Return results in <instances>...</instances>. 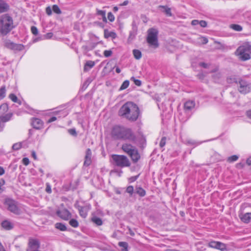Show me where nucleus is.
<instances>
[{
    "mask_svg": "<svg viewBox=\"0 0 251 251\" xmlns=\"http://www.w3.org/2000/svg\"><path fill=\"white\" fill-rule=\"evenodd\" d=\"M111 136L115 140L128 141L133 143L136 142V137L133 130L122 126H114L111 129Z\"/></svg>",
    "mask_w": 251,
    "mask_h": 251,
    "instance_id": "f257e3e1",
    "label": "nucleus"
},
{
    "mask_svg": "<svg viewBox=\"0 0 251 251\" xmlns=\"http://www.w3.org/2000/svg\"><path fill=\"white\" fill-rule=\"evenodd\" d=\"M118 114L129 121L134 122L138 119L139 116V108L135 103L128 101L120 108Z\"/></svg>",
    "mask_w": 251,
    "mask_h": 251,
    "instance_id": "f03ea898",
    "label": "nucleus"
},
{
    "mask_svg": "<svg viewBox=\"0 0 251 251\" xmlns=\"http://www.w3.org/2000/svg\"><path fill=\"white\" fill-rule=\"evenodd\" d=\"M122 150L126 153L134 163H136L140 158V155L136 147L131 144L125 143L122 145Z\"/></svg>",
    "mask_w": 251,
    "mask_h": 251,
    "instance_id": "7ed1b4c3",
    "label": "nucleus"
},
{
    "mask_svg": "<svg viewBox=\"0 0 251 251\" xmlns=\"http://www.w3.org/2000/svg\"><path fill=\"white\" fill-rule=\"evenodd\" d=\"M251 46L249 43H245L240 46L236 50L235 53L242 61H246L251 59Z\"/></svg>",
    "mask_w": 251,
    "mask_h": 251,
    "instance_id": "20e7f679",
    "label": "nucleus"
},
{
    "mask_svg": "<svg viewBox=\"0 0 251 251\" xmlns=\"http://www.w3.org/2000/svg\"><path fill=\"white\" fill-rule=\"evenodd\" d=\"M112 164L121 168L129 167L130 162L127 157L124 155L112 154Z\"/></svg>",
    "mask_w": 251,
    "mask_h": 251,
    "instance_id": "39448f33",
    "label": "nucleus"
},
{
    "mask_svg": "<svg viewBox=\"0 0 251 251\" xmlns=\"http://www.w3.org/2000/svg\"><path fill=\"white\" fill-rule=\"evenodd\" d=\"M13 27L12 18L9 15H2L0 19V31H10Z\"/></svg>",
    "mask_w": 251,
    "mask_h": 251,
    "instance_id": "423d86ee",
    "label": "nucleus"
},
{
    "mask_svg": "<svg viewBox=\"0 0 251 251\" xmlns=\"http://www.w3.org/2000/svg\"><path fill=\"white\" fill-rule=\"evenodd\" d=\"M158 32H148L147 37V42L149 46L152 48H158L159 44L158 41Z\"/></svg>",
    "mask_w": 251,
    "mask_h": 251,
    "instance_id": "0eeeda50",
    "label": "nucleus"
},
{
    "mask_svg": "<svg viewBox=\"0 0 251 251\" xmlns=\"http://www.w3.org/2000/svg\"><path fill=\"white\" fill-rule=\"evenodd\" d=\"M238 84V90L240 93L246 94L251 91V84L250 82L242 79H240Z\"/></svg>",
    "mask_w": 251,
    "mask_h": 251,
    "instance_id": "6e6552de",
    "label": "nucleus"
},
{
    "mask_svg": "<svg viewBox=\"0 0 251 251\" xmlns=\"http://www.w3.org/2000/svg\"><path fill=\"white\" fill-rule=\"evenodd\" d=\"M5 204L8 206V209L11 212L20 214V210L17 206L16 202L12 199H8L5 200Z\"/></svg>",
    "mask_w": 251,
    "mask_h": 251,
    "instance_id": "1a4fd4ad",
    "label": "nucleus"
},
{
    "mask_svg": "<svg viewBox=\"0 0 251 251\" xmlns=\"http://www.w3.org/2000/svg\"><path fill=\"white\" fill-rule=\"evenodd\" d=\"M208 246L210 248L216 249L221 251H228L226 244L219 241H210L208 244Z\"/></svg>",
    "mask_w": 251,
    "mask_h": 251,
    "instance_id": "9d476101",
    "label": "nucleus"
},
{
    "mask_svg": "<svg viewBox=\"0 0 251 251\" xmlns=\"http://www.w3.org/2000/svg\"><path fill=\"white\" fill-rule=\"evenodd\" d=\"M34 35V37H33V42H36L40 40H45V39H50L53 37L52 32H48L45 35L43 36H40L39 34V32H32Z\"/></svg>",
    "mask_w": 251,
    "mask_h": 251,
    "instance_id": "9b49d317",
    "label": "nucleus"
},
{
    "mask_svg": "<svg viewBox=\"0 0 251 251\" xmlns=\"http://www.w3.org/2000/svg\"><path fill=\"white\" fill-rule=\"evenodd\" d=\"M13 114L11 113L6 114L5 115L0 116V132L3 131L5 123L10 120Z\"/></svg>",
    "mask_w": 251,
    "mask_h": 251,
    "instance_id": "f8f14e48",
    "label": "nucleus"
},
{
    "mask_svg": "<svg viewBox=\"0 0 251 251\" xmlns=\"http://www.w3.org/2000/svg\"><path fill=\"white\" fill-rule=\"evenodd\" d=\"M56 214L59 217L65 220L70 218L71 215L70 212L66 209L58 210Z\"/></svg>",
    "mask_w": 251,
    "mask_h": 251,
    "instance_id": "ddd939ff",
    "label": "nucleus"
},
{
    "mask_svg": "<svg viewBox=\"0 0 251 251\" xmlns=\"http://www.w3.org/2000/svg\"><path fill=\"white\" fill-rule=\"evenodd\" d=\"M92 152L90 149H87L86 151L84 166H89L92 163Z\"/></svg>",
    "mask_w": 251,
    "mask_h": 251,
    "instance_id": "4468645a",
    "label": "nucleus"
},
{
    "mask_svg": "<svg viewBox=\"0 0 251 251\" xmlns=\"http://www.w3.org/2000/svg\"><path fill=\"white\" fill-rule=\"evenodd\" d=\"M33 127L36 129H40L43 127V122L38 118H33L31 122Z\"/></svg>",
    "mask_w": 251,
    "mask_h": 251,
    "instance_id": "2eb2a0df",
    "label": "nucleus"
},
{
    "mask_svg": "<svg viewBox=\"0 0 251 251\" xmlns=\"http://www.w3.org/2000/svg\"><path fill=\"white\" fill-rule=\"evenodd\" d=\"M195 102L194 100H188L184 103V109L186 111H191L195 107Z\"/></svg>",
    "mask_w": 251,
    "mask_h": 251,
    "instance_id": "dca6fc26",
    "label": "nucleus"
},
{
    "mask_svg": "<svg viewBox=\"0 0 251 251\" xmlns=\"http://www.w3.org/2000/svg\"><path fill=\"white\" fill-rule=\"evenodd\" d=\"M28 245L31 249L34 250H37V249L39 248V242L36 239H30L28 243Z\"/></svg>",
    "mask_w": 251,
    "mask_h": 251,
    "instance_id": "f3484780",
    "label": "nucleus"
},
{
    "mask_svg": "<svg viewBox=\"0 0 251 251\" xmlns=\"http://www.w3.org/2000/svg\"><path fill=\"white\" fill-rule=\"evenodd\" d=\"M241 220L245 223H248L251 219V212H248L239 215Z\"/></svg>",
    "mask_w": 251,
    "mask_h": 251,
    "instance_id": "a211bd4d",
    "label": "nucleus"
},
{
    "mask_svg": "<svg viewBox=\"0 0 251 251\" xmlns=\"http://www.w3.org/2000/svg\"><path fill=\"white\" fill-rule=\"evenodd\" d=\"M1 226L5 230H9L14 227L13 224L8 220H4L1 223Z\"/></svg>",
    "mask_w": 251,
    "mask_h": 251,
    "instance_id": "6ab92c4d",
    "label": "nucleus"
},
{
    "mask_svg": "<svg viewBox=\"0 0 251 251\" xmlns=\"http://www.w3.org/2000/svg\"><path fill=\"white\" fill-rule=\"evenodd\" d=\"M97 44L94 42H88L86 45L82 46V49L87 51L93 50L96 46Z\"/></svg>",
    "mask_w": 251,
    "mask_h": 251,
    "instance_id": "aec40b11",
    "label": "nucleus"
},
{
    "mask_svg": "<svg viewBox=\"0 0 251 251\" xmlns=\"http://www.w3.org/2000/svg\"><path fill=\"white\" fill-rule=\"evenodd\" d=\"M158 8L161 9L162 12L165 13V14L168 16H172V14L171 13V8L167 7V6H163V5H159L158 6Z\"/></svg>",
    "mask_w": 251,
    "mask_h": 251,
    "instance_id": "412c9836",
    "label": "nucleus"
},
{
    "mask_svg": "<svg viewBox=\"0 0 251 251\" xmlns=\"http://www.w3.org/2000/svg\"><path fill=\"white\" fill-rule=\"evenodd\" d=\"M9 8L8 4L4 2H0V13L7 12Z\"/></svg>",
    "mask_w": 251,
    "mask_h": 251,
    "instance_id": "4be33fe9",
    "label": "nucleus"
},
{
    "mask_svg": "<svg viewBox=\"0 0 251 251\" xmlns=\"http://www.w3.org/2000/svg\"><path fill=\"white\" fill-rule=\"evenodd\" d=\"M8 110V104L6 103L2 104L0 106V115H5V113Z\"/></svg>",
    "mask_w": 251,
    "mask_h": 251,
    "instance_id": "5701e85b",
    "label": "nucleus"
},
{
    "mask_svg": "<svg viewBox=\"0 0 251 251\" xmlns=\"http://www.w3.org/2000/svg\"><path fill=\"white\" fill-rule=\"evenodd\" d=\"M135 192L140 197H144L146 192V191L141 187H136Z\"/></svg>",
    "mask_w": 251,
    "mask_h": 251,
    "instance_id": "b1692460",
    "label": "nucleus"
},
{
    "mask_svg": "<svg viewBox=\"0 0 251 251\" xmlns=\"http://www.w3.org/2000/svg\"><path fill=\"white\" fill-rule=\"evenodd\" d=\"M79 214L82 218H85L87 215V212L86 211V208L79 206L78 207Z\"/></svg>",
    "mask_w": 251,
    "mask_h": 251,
    "instance_id": "393cba45",
    "label": "nucleus"
},
{
    "mask_svg": "<svg viewBox=\"0 0 251 251\" xmlns=\"http://www.w3.org/2000/svg\"><path fill=\"white\" fill-rule=\"evenodd\" d=\"M15 44V43H14L13 42H11L9 40H6L4 41V47H6V48L9 49L11 50L13 48Z\"/></svg>",
    "mask_w": 251,
    "mask_h": 251,
    "instance_id": "a878e982",
    "label": "nucleus"
},
{
    "mask_svg": "<svg viewBox=\"0 0 251 251\" xmlns=\"http://www.w3.org/2000/svg\"><path fill=\"white\" fill-rule=\"evenodd\" d=\"M91 221L97 226H101L102 225L103 222L102 220L97 216H93L91 218Z\"/></svg>",
    "mask_w": 251,
    "mask_h": 251,
    "instance_id": "bb28decb",
    "label": "nucleus"
},
{
    "mask_svg": "<svg viewBox=\"0 0 251 251\" xmlns=\"http://www.w3.org/2000/svg\"><path fill=\"white\" fill-rule=\"evenodd\" d=\"M55 227L61 231H65L67 230V227L65 225L61 223H57L55 225Z\"/></svg>",
    "mask_w": 251,
    "mask_h": 251,
    "instance_id": "cd10ccee",
    "label": "nucleus"
},
{
    "mask_svg": "<svg viewBox=\"0 0 251 251\" xmlns=\"http://www.w3.org/2000/svg\"><path fill=\"white\" fill-rule=\"evenodd\" d=\"M24 49V46L22 44L15 43L12 50H14V51H20L23 50Z\"/></svg>",
    "mask_w": 251,
    "mask_h": 251,
    "instance_id": "c85d7f7f",
    "label": "nucleus"
},
{
    "mask_svg": "<svg viewBox=\"0 0 251 251\" xmlns=\"http://www.w3.org/2000/svg\"><path fill=\"white\" fill-rule=\"evenodd\" d=\"M97 15L99 16H101L102 17V21L104 22H107V19L105 16V11L101 10H97Z\"/></svg>",
    "mask_w": 251,
    "mask_h": 251,
    "instance_id": "c756f323",
    "label": "nucleus"
},
{
    "mask_svg": "<svg viewBox=\"0 0 251 251\" xmlns=\"http://www.w3.org/2000/svg\"><path fill=\"white\" fill-rule=\"evenodd\" d=\"M95 64V62L93 61L89 60L87 61L84 66V71H86L88 70L87 67H89V69L93 68Z\"/></svg>",
    "mask_w": 251,
    "mask_h": 251,
    "instance_id": "7c9ffc66",
    "label": "nucleus"
},
{
    "mask_svg": "<svg viewBox=\"0 0 251 251\" xmlns=\"http://www.w3.org/2000/svg\"><path fill=\"white\" fill-rule=\"evenodd\" d=\"M133 54L134 55V57L136 59H139L142 57V53L140 50H133Z\"/></svg>",
    "mask_w": 251,
    "mask_h": 251,
    "instance_id": "2f4dec72",
    "label": "nucleus"
},
{
    "mask_svg": "<svg viewBox=\"0 0 251 251\" xmlns=\"http://www.w3.org/2000/svg\"><path fill=\"white\" fill-rule=\"evenodd\" d=\"M104 36L105 38H111L112 39H115L117 37L116 32H104Z\"/></svg>",
    "mask_w": 251,
    "mask_h": 251,
    "instance_id": "473e14b6",
    "label": "nucleus"
},
{
    "mask_svg": "<svg viewBox=\"0 0 251 251\" xmlns=\"http://www.w3.org/2000/svg\"><path fill=\"white\" fill-rule=\"evenodd\" d=\"M229 27H230L231 29L235 31H239L242 30V26L239 25L231 24L229 25Z\"/></svg>",
    "mask_w": 251,
    "mask_h": 251,
    "instance_id": "72a5a7b5",
    "label": "nucleus"
},
{
    "mask_svg": "<svg viewBox=\"0 0 251 251\" xmlns=\"http://www.w3.org/2000/svg\"><path fill=\"white\" fill-rule=\"evenodd\" d=\"M9 98L14 102H17L19 104H21V102L20 100H19L17 97L14 94H10L9 95Z\"/></svg>",
    "mask_w": 251,
    "mask_h": 251,
    "instance_id": "f704fd0d",
    "label": "nucleus"
},
{
    "mask_svg": "<svg viewBox=\"0 0 251 251\" xmlns=\"http://www.w3.org/2000/svg\"><path fill=\"white\" fill-rule=\"evenodd\" d=\"M6 89L5 86H2L0 88V99H3L5 97Z\"/></svg>",
    "mask_w": 251,
    "mask_h": 251,
    "instance_id": "c9c22d12",
    "label": "nucleus"
},
{
    "mask_svg": "<svg viewBox=\"0 0 251 251\" xmlns=\"http://www.w3.org/2000/svg\"><path fill=\"white\" fill-rule=\"evenodd\" d=\"M69 224L74 227H77L78 226V223L75 219H72L69 221Z\"/></svg>",
    "mask_w": 251,
    "mask_h": 251,
    "instance_id": "e433bc0d",
    "label": "nucleus"
},
{
    "mask_svg": "<svg viewBox=\"0 0 251 251\" xmlns=\"http://www.w3.org/2000/svg\"><path fill=\"white\" fill-rule=\"evenodd\" d=\"M129 84V81L127 80H126L123 82L122 85L120 88V90H123L127 88Z\"/></svg>",
    "mask_w": 251,
    "mask_h": 251,
    "instance_id": "4c0bfd02",
    "label": "nucleus"
},
{
    "mask_svg": "<svg viewBox=\"0 0 251 251\" xmlns=\"http://www.w3.org/2000/svg\"><path fill=\"white\" fill-rule=\"evenodd\" d=\"M130 80L133 81L134 84L138 86H140L142 85L141 81L139 79H136L134 76L131 77Z\"/></svg>",
    "mask_w": 251,
    "mask_h": 251,
    "instance_id": "58836bf2",
    "label": "nucleus"
},
{
    "mask_svg": "<svg viewBox=\"0 0 251 251\" xmlns=\"http://www.w3.org/2000/svg\"><path fill=\"white\" fill-rule=\"evenodd\" d=\"M126 192L129 194L130 196H131L134 192L133 187L131 185L128 186L126 189Z\"/></svg>",
    "mask_w": 251,
    "mask_h": 251,
    "instance_id": "ea45409f",
    "label": "nucleus"
},
{
    "mask_svg": "<svg viewBox=\"0 0 251 251\" xmlns=\"http://www.w3.org/2000/svg\"><path fill=\"white\" fill-rule=\"evenodd\" d=\"M52 11L58 14H61V11L59 7L57 5H53L52 6Z\"/></svg>",
    "mask_w": 251,
    "mask_h": 251,
    "instance_id": "a19ab883",
    "label": "nucleus"
},
{
    "mask_svg": "<svg viewBox=\"0 0 251 251\" xmlns=\"http://www.w3.org/2000/svg\"><path fill=\"white\" fill-rule=\"evenodd\" d=\"M22 148V143H17L14 144L12 146V149L14 150H18Z\"/></svg>",
    "mask_w": 251,
    "mask_h": 251,
    "instance_id": "79ce46f5",
    "label": "nucleus"
},
{
    "mask_svg": "<svg viewBox=\"0 0 251 251\" xmlns=\"http://www.w3.org/2000/svg\"><path fill=\"white\" fill-rule=\"evenodd\" d=\"M238 158V156L236 155H233L229 157L227 159L228 162H234L236 161Z\"/></svg>",
    "mask_w": 251,
    "mask_h": 251,
    "instance_id": "37998d69",
    "label": "nucleus"
},
{
    "mask_svg": "<svg viewBox=\"0 0 251 251\" xmlns=\"http://www.w3.org/2000/svg\"><path fill=\"white\" fill-rule=\"evenodd\" d=\"M118 245L122 247L123 249H126L128 248V244L126 242H120L118 243Z\"/></svg>",
    "mask_w": 251,
    "mask_h": 251,
    "instance_id": "c03bdc74",
    "label": "nucleus"
},
{
    "mask_svg": "<svg viewBox=\"0 0 251 251\" xmlns=\"http://www.w3.org/2000/svg\"><path fill=\"white\" fill-rule=\"evenodd\" d=\"M107 18L110 22H113L115 20L114 16L110 12L108 13Z\"/></svg>",
    "mask_w": 251,
    "mask_h": 251,
    "instance_id": "a18cd8bd",
    "label": "nucleus"
},
{
    "mask_svg": "<svg viewBox=\"0 0 251 251\" xmlns=\"http://www.w3.org/2000/svg\"><path fill=\"white\" fill-rule=\"evenodd\" d=\"M112 54V51L111 50H105L103 52V55L106 57L110 56Z\"/></svg>",
    "mask_w": 251,
    "mask_h": 251,
    "instance_id": "49530a36",
    "label": "nucleus"
},
{
    "mask_svg": "<svg viewBox=\"0 0 251 251\" xmlns=\"http://www.w3.org/2000/svg\"><path fill=\"white\" fill-rule=\"evenodd\" d=\"M166 138L163 137L160 141L159 146L161 148H163L166 144Z\"/></svg>",
    "mask_w": 251,
    "mask_h": 251,
    "instance_id": "de8ad7c7",
    "label": "nucleus"
},
{
    "mask_svg": "<svg viewBox=\"0 0 251 251\" xmlns=\"http://www.w3.org/2000/svg\"><path fill=\"white\" fill-rule=\"evenodd\" d=\"M68 132L72 135L74 136H76L77 133L76 132V130L75 128H71L68 129Z\"/></svg>",
    "mask_w": 251,
    "mask_h": 251,
    "instance_id": "09e8293b",
    "label": "nucleus"
},
{
    "mask_svg": "<svg viewBox=\"0 0 251 251\" xmlns=\"http://www.w3.org/2000/svg\"><path fill=\"white\" fill-rule=\"evenodd\" d=\"M46 191L49 194H50L51 193V186L49 183H46Z\"/></svg>",
    "mask_w": 251,
    "mask_h": 251,
    "instance_id": "8fccbe9b",
    "label": "nucleus"
},
{
    "mask_svg": "<svg viewBox=\"0 0 251 251\" xmlns=\"http://www.w3.org/2000/svg\"><path fill=\"white\" fill-rule=\"evenodd\" d=\"M201 27H205L207 26V23L206 21L203 20L199 21V24Z\"/></svg>",
    "mask_w": 251,
    "mask_h": 251,
    "instance_id": "3c124183",
    "label": "nucleus"
},
{
    "mask_svg": "<svg viewBox=\"0 0 251 251\" xmlns=\"http://www.w3.org/2000/svg\"><path fill=\"white\" fill-rule=\"evenodd\" d=\"M139 175H137V176H131L129 178V181L130 182H133L134 181H135L139 177Z\"/></svg>",
    "mask_w": 251,
    "mask_h": 251,
    "instance_id": "603ef678",
    "label": "nucleus"
},
{
    "mask_svg": "<svg viewBox=\"0 0 251 251\" xmlns=\"http://www.w3.org/2000/svg\"><path fill=\"white\" fill-rule=\"evenodd\" d=\"M199 66L204 68H207L209 67V64L204 62H200L199 63Z\"/></svg>",
    "mask_w": 251,
    "mask_h": 251,
    "instance_id": "864d4df0",
    "label": "nucleus"
},
{
    "mask_svg": "<svg viewBox=\"0 0 251 251\" xmlns=\"http://www.w3.org/2000/svg\"><path fill=\"white\" fill-rule=\"evenodd\" d=\"M52 9H51L50 6H48L46 9V13L48 15H50L52 14Z\"/></svg>",
    "mask_w": 251,
    "mask_h": 251,
    "instance_id": "5fc2aeb1",
    "label": "nucleus"
},
{
    "mask_svg": "<svg viewBox=\"0 0 251 251\" xmlns=\"http://www.w3.org/2000/svg\"><path fill=\"white\" fill-rule=\"evenodd\" d=\"M22 161H23V164H24V165H26H26H28V164H29V159H28L27 158H26V157L24 158L23 159Z\"/></svg>",
    "mask_w": 251,
    "mask_h": 251,
    "instance_id": "6e6d98bb",
    "label": "nucleus"
},
{
    "mask_svg": "<svg viewBox=\"0 0 251 251\" xmlns=\"http://www.w3.org/2000/svg\"><path fill=\"white\" fill-rule=\"evenodd\" d=\"M135 36V35L134 33V32L133 33L131 32L130 35H129V36L128 37V41L129 42L131 41V40H132L134 38Z\"/></svg>",
    "mask_w": 251,
    "mask_h": 251,
    "instance_id": "4d7b16f0",
    "label": "nucleus"
},
{
    "mask_svg": "<svg viewBox=\"0 0 251 251\" xmlns=\"http://www.w3.org/2000/svg\"><path fill=\"white\" fill-rule=\"evenodd\" d=\"M5 184V181L3 179H0V193H1L2 191L1 187L3 186Z\"/></svg>",
    "mask_w": 251,
    "mask_h": 251,
    "instance_id": "13d9d810",
    "label": "nucleus"
},
{
    "mask_svg": "<svg viewBox=\"0 0 251 251\" xmlns=\"http://www.w3.org/2000/svg\"><path fill=\"white\" fill-rule=\"evenodd\" d=\"M201 40L203 44H205L208 42V39L205 37H201Z\"/></svg>",
    "mask_w": 251,
    "mask_h": 251,
    "instance_id": "bf43d9fd",
    "label": "nucleus"
},
{
    "mask_svg": "<svg viewBox=\"0 0 251 251\" xmlns=\"http://www.w3.org/2000/svg\"><path fill=\"white\" fill-rule=\"evenodd\" d=\"M141 18L142 21L144 23H147V22L148 18H147V17L145 15H142L141 16Z\"/></svg>",
    "mask_w": 251,
    "mask_h": 251,
    "instance_id": "052dcab7",
    "label": "nucleus"
},
{
    "mask_svg": "<svg viewBox=\"0 0 251 251\" xmlns=\"http://www.w3.org/2000/svg\"><path fill=\"white\" fill-rule=\"evenodd\" d=\"M56 119L57 118L56 117H52L48 121V123H51L52 122L56 121Z\"/></svg>",
    "mask_w": 251,
    "mask_h": 251,
    "instance_id": "680f3d73",
    "label": "nucleus"
},
{
    "mask_svg": "<svg viewBox=\"0 0 251 251\" xmlns=\"http://www.w3.org/2000/svg\"><path fill=\"white\" fill-rule=\"evenodd\" d=\"M191 24L193 25H196L199 24V21L197 20H193L191 22Z\"/></svg>",
    "mask_w": 251,
    "mask_h": 251,
    "instance_id": "e2e57ef3",
    "label": "nucleus"
},
{
    "mask_svg": "<svg viewBox=\"0 0 251 251\" xmlns=\"http://www.w3.org/2000/svg\"><path fill=\"white\" fill-rule=\"evenodd\" d=\"M31 155H32V157H33L35 160H37V156H36V152H35V151H32Z\"/></svg>",
    "mask_w": 251,
    "mask_h": 251,
    "instance_id": "0e129e2a",
    "label": "nucleus"
},
{
    "mask_svg": "<svg viewBox=\"0 0 251 251\" xmlns=\"http://www.w3.org/2000/svg\"><path fill=\"white\" fill-rule=\"evenodd\" d=\"M246 114L248 117L251 119V110L247 111Z\"/></svg>",
    "mask_w": 251,
    "mask_h": 251,
    "instance_id": "69168bd1",
    "label": "nucleus"
},
{
    "mask_svg": "<svg viewBox=\"0 0 251 251\" xmlns=\"http://www.w3.org/2000/svg\"><path fill=\"white\" fill-rule=\"evenodd\" d=\"M4 170L2 167H0V176H1L4 174Z\"/></svg>",
    "mask_w": 251,
    "mask_h": 251,
    "instance_id": "338daca9",
    "label": "nucleus"
},
{
    "mask_svg": "<svg viewBox=\"0 0 251 251\" xmlns=\"http://www.w3.org/2000/svg\"><path fill=\"white\" fill-rule=\"evenodd\" d=\"M247 163L249 165H251V157L248 158L247 160Z\"/></svg>",
    "mask_w": 251,
    "mask_h": 251,
    "instance_id": "774afa93",
    "label": "nucleus"
}]
</instances>
